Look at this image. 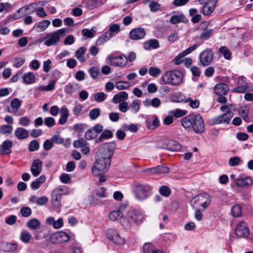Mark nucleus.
<instances>
[{
	"label": "nucleus",
	"mask_w": 253,
	"mask_h": 253,
	"mask_svg": "<svg viewBox=\"0 0 253 253\" xmlns=\"http://www.w3.org/2000/svg\"><path fill=\"white\" fill-rule=\"evenodd\" d=\"M91 128L94 132V133H95V134H97V136L98 135V134L102 132L103 130V126L102 125L100 124H97Z\"/></svg>",
	"instance_id": "774afa93"
},
{
	"label": "nucleus",
	"mask_w": 253,
	"mask_h": 253,
	"mask_svg": "<svg viewBox=\"0 0 253 253\" xmlns=\"http://www.w3.org/2000/svg\"><path fill=\"white\" fill-rule=\"evenodd\" d=\"M86 48L84 47H81L76 52V56L81 62L85 61V58L83 55L85 53Z\"/></svg>",
	"instance_id": "c9c22d12"
},
{
	"label": "nucleus",
	"mask_w": 253,
	"mask_h": 253,
	"mask_svg": "<svg viewBox=\"0 0 253 253\" xmlns=\"http://www.w3.org/2000/svg\"><path fill=\"white\" fill-rule=\"evenodd\" d=\"M106 234L108 239L115 244L123 245L125 243L124 239L121 237L118 232L114 229H108L107 231Z\"/></svg>",
	"instance_id": "4468645a"
},
{
	"label": "nucleus",
	"mask_w": 253,
	"mask_h": 253,
	"mask_svg": "<svg viewBox=\"0 0 253 253\" xmlns=\"http://www.w3.org/2000/svg\"><path fill=\"white\" fill-rule=\"evenodd\" d=\"M120 31V26L117 24H114L111 25L109 27V33L112 34L113 36H114V33L116 34Z\"/></svg>",
	"instance_id": "0e129e2a"
},
{
	"label": "nucleus",
	"mask_w": 253,
	"mask_h": 253,
	"mask_svg": "<svg viewBox=\"0 0 253 253\" xmlns=\"http://www.w3.org/2000/svg\"><path fill=\"white\" fill-rule=\"evenodd\" d=\"M87 144V142L82 138L74 141L73 143V145L75 148L83 147L84 146H86Z\"/></svg>",
	"instance_id": "8fccbe9b"
},
{
	"label": "nucleus",
	"mask_w": 253,
	"mask_h": 253,
	"mask_svg": "<svg viewBox=\"0 0 253 253\" xmlns=\"http://www.w3.org/2000/svg\"><path fill=\"white\" fill-rule=\"evenodd\" d=\"M66 30L65 28L57 30L52 33L47 34L44 39V44L48 46L55 45L60 39L65 36Z\"/></svg>",
	"instance_id": "423d86ee"
},
{
	"label": "nucleus",
	"mask_w": 253,
	"mask_h": 253,
	"mask_svg": "<svg viewBox=\"0 0 253 253\" xmlns=\"http://www.w3.org/2000/svg\"><path fill=\"white\" fill-rule=\"evenodd\" d=\"M109 217L112 221L121 220L124 218V214L120 210L113 211L109 214Z\"/></svg>",
	"instance_id": "c756f323"
},
{
	"label": "nucleus",
	"mask_w": 253,
	"mask_h": 253,
	"mask_svg": "<svg viewBox=\"0 0 253 253\" xmlns=\"http://www.w3.org/2000/svg\"><path fill=\"white\" fill-rule=\"evenodd\" d=\"M166 143H167V150L172 151H178L181 148V145L178 142L173 140L168 139Z\"/></svg>",
	"instance_id": "5701e85b"
},
{
	"label": "nucleus",
	"mask_w": 253,
	"mask_h": 253,
	"mask_svg": "<svg viewBox=\"0 0 253 253\" xmlns=\"http://www.w3.org/2000/svg\"><path fill=\"white\" fill-rule=\"evenodd\" d=\"M100 114V109L98 108H95L90 111L89 116L91 120H94L96 119L99 116Z\"/></svg>",
	"instance_id": "603ef678"
},
{
	"label": "nucleus",
	"mask_w": 253,
	"mask_h": 253,
	"mask_svg": "<svg viewBox=\"0 0 253 253\" xmlns=\"http://www.w3.org/2000/svg\"><path fill=\"white\" fill-rule=\"evenodd\" d=\"M252 183V179L248 177L235 179V184L238 187L246 186Z\"/></svg>",
	"instance_id": "c85d7f7f"
},
{
	"label": "nucleus",
	"mask_w": 253,
	"mask_h": 253,
	"mask_svg": "<svg viewBox=\"0 0 253 253\" xmlns=\"http://www.w3.org/2000/svg\"><path fill=\"white\" fill-rule=\"evenodd\" d=\"M20 213L23 217H27L31 215L32 210L29 207H24L21 209Z\"/></svg>",
	"instance_id": "bf43d9fd"
},
{
	"label": "nucleus",
	"mask_w": 253,
	"mask_h": 253,
	"mask_svg": "<svg viewBox=\"0 0 253 253\" xmlns=\"http://www.w3.org/2000/svg\"><path fill=\"white\" fill-rule=\"evenodd\" d=\"M1 132L2 134L10 133L13 129L12 126L9 125H5L0 126Z\"/></svg>",
	"instance_id": "4d7b16f0"
},
{
	"label": "nucleus",
	"mask_w": 253,
	"mask_h": 253,
	"mask_svg": "<svg viewBox=\"0 0 253 253\" xmlns=\"http://www.w3.org/2000/svg\"><path fill=\"white\" fill-rule=\"evenodd\" d=\"M128 98V94L126 92L121 91L119 94H116L113 98V102L117 104L120 102H122L127 100Z\"/></svg>",
	"instance_id": "393cba45"
},
{
	"label": "nucleus",
	"mask_w": 253,
	"mask_h": 253,
	"mask_svg": "<svg viewBox=\"0 0 253 253\" xmlns=\"http://www.w3.org/2000/svg\"><path fill=\"white\" fill-rule=\"evenodd\" d=\"M182 126L188 130H193L197 134H201L205 130V124L200 114H190L182 118Z\"/></svg>",
	"instance_id": "f257e3e1"
},
{
	"label": "nucleus",
	"mask_w": 253,
	"mask_h": 253,
	"mask_svg": "<svg viewBox=\"0 0 253 253\" xmlns=\"http://www.w3.org/2000/svg\"><path fill=\"white\" fill-rule=\"evenodd\" d=\"M169 114L176 118H179L185 116L187 114V111L176 109L169 111Z\"/></svg>",
	"instance_id": "e433bc0d"
},
{
	"label": "nucleus",
	"mask_w": 253,
	"mask_h": 253,
	"mask_svg": "<svg viewBox=\"0 0 253 253\" xmlns=\"http://www.w3.org/2000/svg\"><path fill=\"white\" fill-rule=\"evenodd\" d=\"M182 73L178 70L167 71L162 77L165 84L178 85L182 81Z\"/></svg>",
	"instance_id": "20e7f679"
},
{
	"label": "nucleus",
	"mask_w": 253,
	"mask_h": 253,
	"mask_svg": "<svg viewBox=\"0 0 253 253\" xmlns=\"http://www.w3.org/2000/svg\"><path fill=\"white\" fill-rule=\"evenodd\" d=\"M70 239L69 235L64 232L61 231L52 234L50 237V241L53 244H59L66 242Z\"/></svg>",
	"instance_id": "f8f14e48"
},
{
	"label": "nucleus",
	"mask_w": 253,
	"mask_h": 253,
	"mask_svg": "<svg viewBox=\"0 0 253 253\" xmlns=\"http://www.w3.org/2000/svg\"><path fill=\"white\" fill-rule=\"evenodd\" d=\"M127 217L123 218L121 220L122 225L126 229H130L132 226V223L140 224L144 220L142 213L138 210H132L127 212Z\"/></svg>",
	"instance_id": "7ed1b4c3"
},
{
	"label": "nucleus",
	"mask_w": 253,
	"mask_h": 253,
	"mask_svg": "<svg viewBox=\"0 0 253 253\" xmlns=\"http://www.w3.org/2000/svg\"><path fill=\"white\" fill-rule=\"evenodd\" d=\"M21 104L22 103L18 98H14L10 102L11 108H8L7 110L9 113H16L21 106Z\"/></svg>",
	"instance_id": "4be33fe9"
},
{
	"label": "nucleus",
	"mask_w": 253,
	"mask_h": 253,
	"mask_svg": "<svg viewBox=\"0 0 253 253\" xmlns=\"http://www.w3.org/2000/svg\"><path fill=\"white\" fill-rule=\"evenodd\" d=\"M93 97L95 101L101 102L105 100L107 97V94H105L103 92H99L94 94Z\"/></svg>",
	"instance_id": "09e8293b"
},
{
	"label": "nucleus",
	"mask_w": 253,
	"mask_h": 253,
	"mask_svg": "<svg viewBox=\"0 0 253 253\" xmlns=\"http://www.w3.org/2000/svg\"><path fill=\"white\" fill-rule=\"evenodd\" d=\"M130 86L129 83L124 81H118L116 84V87L119 90L126 89Z\"/></svg>",
	"instance_id": "de8ad7c7"
},
{
	"label": "nucleus",
	"mask_w": 253,
	"mask_h": 253,
	"mask_svg": "<svg viewBox=\"0 0 253 253\" xmlns=\"http://www.w3.org/2000/svg\"><path fill=\"white\" fill-rule=\"evenodd\" d=\"M79 88L78 84H69L65 86V91L67 94H72L75 92Z\"/></svg>",
	"instance_id": "f704fd0d"
},
{
	"label": "nucleus",
	"mask_w": 253,
	"mask_h": 253,
	"mask_svg": "<svg viewBox=\"0 0 253 253\" xmlns=\"http://www.w3.org/2000/svg\"><path fill=\"white\" fill-rule=\"evenodd\" d=\"M233 115L234 114L232 111H227L222 115L212 118V123L215 125L222 123L228 124Z\"/></svg>",
	"instance_id": "2eb2a0df"
},
{
	"label": "nucleus",
	"mask_w": 253,
	"mask_h": 253,
	"mask_svg": "<svg viewBox=\"0 0 253 253\" xmlns=\"http://www.w3.org/2000/svg\"><path fill=\"white\" fill-rule=\"evenodd\" d=\"M149 73L150 76L156 77L161 73V70L157 67H151L149 69Z\"/></svg>",
	"instance_id": "864d4df0"
},
{
	"label": "nucleus",
	"mask_w": 253,
	"mask_h": 253,
	"mask_svg": "<svg viewBox=\"0 0 253 253\" xmlns=\"http://www.w3.org/2000/svg\"><path fill=\"white\" fill-rule=\"evenodd\" d=\"M31 238V234L27 231H23L21 233L20 239L23 242L26 244L29 242Z\"/></svg>",
	"instance_id": "a18cd8bd"
},
{
	"label": "nucleus",
	"mask_w": 253,
	"mask_h": 253,
	"mask_svg": "<svg viewBox=\"0 0 253 253\" xmlns=\"http://www.w3.org/2000/svg\"><path fill=\"white\" fill-rule=\"evenodd\" d=\"M184 19L185 17L183 15H173L170 18L169 22L172 24H176L180 22H184Z\"/></svg>",
	"instance_id": "a19ab883"
},
{
	"label": "nucleus",
	"mask_w": 253,
	"mask_h": 253,
	"mask_svg": "<svg viewBox=\"0 0 253 253\" xmlns=\"http://www.w3.org/2000/svg\"><path fill=\"white\" fill-rule=\"evenodd\" d=\"M68 193L67 188L65 186H60L55 188L51 195V203L55 208H59L61 206V200L62 195Z\"/></svg>",
	"instance_id": "0eeeda50"
},
{
	"label": "nucleus",
	"mask_w": 253,
	"mask_h": 253,
	"mask_svg": "<svg viewBox=\"0 0 253 253\" xmlns=\"http://www.w3.org/2000/svg\"><path fill=\"white\" fill-rule=\"evenodd\" d=\"M15 135L18 139L22 140L27 138L29 133L26 129L22 127H18L15 131Z\"/></svg>",
	"instance_id": "cd10ccee"
},
{
	"label": "nucleus",
	"mask_w": 253,
	"mask_h": 253,
	"mask_svg": "<svg viewBox=\"0 0 253 253\" xmlns=\"http://www.w3.org/2000/svg\"><path fill=\"white\" fill-rule=\"evenodd\" d=\"M50 23V22L49 20H44L35 25V27L38 28L40 31H43L47 28Z\"/></svg>",
	"instance_id": "ea45409f"
},
{
	"label": "nucleus",
	"mask_w": 253,
	"mask_h": 253,
	"mask_svg": "<svg viewBox=\"0 0 253 253\" xmlns=\"http://www.w3.org/2000/svg\"><path fill=\"white\" fill-rule=\"evenodd\" d=\"M217 0H199L201 4H204L202 13L205 15L211 13L215 7Z\"/></svg>",
	"instance_id": "9b49d317"
},
{
	"label": "nucleus",
	"mask_w": 253,
	"mask_h": 253,
	"mask_svg": "<svg viewBox=\"0 0 253 253\" xmlns=\"http://www.w3.org/2000/svg\"><path fill=\"white\" fill-rule=\"evenodd\" d=\"M113 132L109 129L104 130L98 138L95 140L96 143H100L103 141L104 139L111 138L113 137Z\"/></svg>",
	"instance_id": "b1692460"
},
{
	"label": "nucleus",
	"mask_w": 253,
	"mask_h": 253,
	"mask_svg": "<svg viewBox=\"0 0 253 253\" xmlns=\"http://www.w3.org/2000/svg\"><path fill=\"white\" fill-rule=\"evenodd\" d=\"M88 72L92 78L95 79L97 78L98 75L100 73L99 69L95 67L90 68Z\"/></svg>",
	"instance_id": "6e6d98bb"
},
{
	"label": "nucleus",
	"mask_w": 253,
	"mask_h": 253,
	"mask_svg": "<svg viewBox=\"0 0 253 253\" xmlns=\"http://www.w3.org/2000/svg\"><path fill=\"white\" fill-rule=\"evenodd\" d=\"M111 159L103 154H99L93 167L92 173L94 176H99L106 172L109 169Z\"/></svg>",
	"instance_id": "f03ea898"
},
{
	"label": "nucleus",
	"mask_w": 253,
	"mask_h": 253,
	"mask_svg": "<svg viewBox=\"0 0 253 253\" xmlns=\"http://www.w3.org/2000/svg\"><path fill=\"white\" fill-rule=\"evenodd\" d=\"M13 143L11 140L4 141L2 145H0V154L8 155L11 153V148Z\"/></svg>",
	"instance_id": "a211bd4d"
},
{
	"label": "nucleus",
	"mask_w": 253,
	"mask_h": 253,
	"mask_svg": "<svg viewBox=\"0 0 253 253\" xmlns=\"http://www.w3.org/2000/svg\"><path fill=\"white\" fill-rule=\"evenodd\" d=\"M212 34V29L205 30L199 36L196 37V38L202 40H206L211 36Z\"/></svg>",
	"instance_id": "58836bf2"
},
{
	"label": "nucleus",
	"mask_w": 253,
	"mask_h": 253,
	"mask_svg": "<svg viewBox=\"0 0 253 253\" xmlns=\"http://www.w3.org/2000/svg\"><path fill=\"white\" fill-rule=\"evenodd\" d=\"M46 178L44 175H41L39 178H37L31 184V188L33 190H37L39 189L41 184L43 183L45 181Z\"/></svg>",
	"instance_id": "7c9ffc66"
},
{
	"label": "nucleus",
	"mask_w": 253,
	"mask_h": 253,
	"mask_svg": "<svg viewBox=\"0 0 253 253\" xmlns=\"http://www.w3.org/2000/svg\"><path fill=\"white\" fill-rule=\"evenodd\" d=\"M211 201V196L207 193H203L195 196L191 200V206L193 209L200 207L207 209Z\"/></svg>",
	"instance_id": "39448f33"
},
{
	"label": "nucleus",
	"mask_w": 253,
	"mask_h": 253,
	"mask_svg": "<svg viewBox=\"0 0 253 253\" xmlns=\"http://www.w3.org/2000/svg\"><path fill=\"white\" fill-rule=\"evenodd\" d=\"M159 192L160 194L165 197H169L171 193L170 189L167 186H162L160 188Z\"/></svg>",
	"instance_id": "3c124183"
},
{
	"label": "nucleus",
	"mask_w": 253,
	"mask_h": 253,
	"mask_svg": "<svg viewBox=\"0 0 253 253\" xmlns=\"http://www.w3.org/2000/svg\"><path fill=\"white\" fill-rule=\"evenodd\" d=\"M250 87L247 85H241L237 87H235L232 89V92H236V93H245L248 91H250V90H253V89H250Z\"/></svg>",
	"instance_id": "37998d69"
},
{
	"label": "nucleus",
	"mask_w": 253,
	"mask_h": 253,
	"mask_svg": "<svg viewBox=\"0 0 253 253\" xmlns=\"http://www.w3.org/2000/svg\"><path fill=\"white\" fill-rule=\"evenodd\" d=\"M22 78L23 81L26 84H30L33 83L35 82V76L33 73L29 72L24 74Z\"/></svg>",
	"instance_id": "72a5a7b5"
},
{
	"label": "nucleus",
	"mask_w": 253,
	"mask_h": 253,
	"mask_svg": "<svg viewBox=\"0 0 253 253\" xmlns=\"http://www.w3.org/2000/svg\"><path fill=\"white\" fill-rule=\"evenodd\" d=\"M145 35L144 29L142 28H137L132 29L129 34L130 38L134 40L143 39Z\"/></svg>",
	"instance_id": "f3484780"
},
{
	"label": "nucleus",
	"mask_w": 253,
	"mask_h": 253,
	"mask_svg": "<svg viewBox=\"0 0 253 253\" xmlns=\"http://www.w3.org/2000/svg\"><path fill=\"white\" fill-rule=\"evenodd\" d=\"M137 188L135 196L137 199L139 200H143L149 196V192L151 190L150 186L147 184H142L141 183H137L136 184Z\"/></svg>",
	"instance_id": "6e6552de"
},
{
	"label": "nucleus",
	"mask_w": 253,
	"mask_h": 253,
	"mask_svg": "<svg viewBox=\"0 0 253 253\" xmlns=\"http://www.w3.org/2000/svg\"><path fill=\"white\" fill-rule=\"evenodd\" d=\"M231 212L234 217H239L242 214L241 207L239 205L233 206L231 209Z\"/></svg>",
	"instance_id": "79ce46f5"
},
{
	"label": "nucleus",
	"mask_w": 253,
	"mask_h": 253,
	"mask_svg": "<svg viewBox=\"0 0 253 253\" xmlns=\"http://www.w3.org/2000/svg\"><path fill=\"white\" fill-rule=\"evenodd\" d=\"M157 174H163L168 173L169 172V169L167 167L162 166H157Z\"/></svg>",
	"instance_id": "69168bd1"
},
{
	"label": "nucleus",
	"mask_w": 253,
	"mask_h": 253,
	"mask_svg": "<svg viewBox=\"0 0 253 253\" xmlns=\"http://www.w3.org/2000/svg\"><path fill=\"white\" fill-rule=\"evenodd\" d=\"M249 229L247 224L244 221L240 222L237 225L235 229V234L239 238L247 237L249 235Z\"/></svg>",
	"instance_id": "ddd939ff"
},
{
	"label": "nucleus",
	"mask_w": 253,
	"mask_h": 253,
	"mask_svg": "<svg viewBox=\"0 0 253 253\" xmlns=\"http://www.w3.org/2000/svg\"><path fill=\"white\" fill-rule=\"evenodd\" d=\"M185 102H188L189 104L192 108H198L200 104V102L198 100H193L191 98H187L185 100Z\"/></svg>",
	"instance_id": "680f3d73"
},
{
	"label": "nucleus",
	"mask_w": 253,
	"mask_h": 253,
	"mask_svg": "<svg viewBox=\"0 0 253 253\" xmlns=\"http://www.w3.org/2000/svg\"><path fill=\"white\" fill-rule=\"evenodd\" d=\"M108 58L110 64L112 66L122 67L125 66L127 63V58L124 55L114 57L109 56Z\"/></svg>",
	"instance_id": "dca6fc26"
},
{
	"label": "nucleus",
	"mask_w": 253,
	"mask_h": 253,
	"mask_svg": "<svg viewBox=\"0 0 253 253\" xmlns=\"http://www.w3.org/2000/svg\"><path fill=\"white\" fill-rule=\"evenodd\" d=\"M17 247V246L16 244L6 243L3 246V250L5 252L14 251L16 250Z\"/></svg>",
	"instance_id": "13d9d810"
},
{
	"label": "nucleus",
	"mask_w": 253,
	"mask_h": 253,
	"mask_svg": "<svg viewBox=\"0 0 253 253\" xmlns=\"http://www.w3.org/2000/svg\"><path fill=\"white\" fill-rule=\"evenodd\" d=\"M157 248L152 244L147 243L143 245L144 253H154L157 250Z\"/></svg>",
	"instance_id": "4c0bfd02"
},
{
	"label": "nucleus",
	"mask_w": 253,
	"mask_h": 253,
	"mask_svg": "<svg viewBox=\"0 0 253 253\" xmlns=\"http://www.w3.org/2000/svg\"><path fill=\"white\" fill-rule=\"evenodd\" d=\"M97 137V134H95L91 128L88 129L84 134V137L87 140H90L95 139Z\"/></svg>",
	"instance_id": "49530a36"
},
{
	"label": "nucleus",
	"mask_w": 253,
	"mask_h": 253,
	"mask_svg": "<svg viewBox=\"0 0 253 253\" xmlns=\"http://www.w3.org/2000/svg\"><path fill=\"white\" fill-rule=\"evenodd\" d=\"M143 104L146 107L153 106L154 108H158L161 104V101L159 98L155 97L153 99L147 98L143 101Z\"/></svg>",
	"instance_id": "412c9836"
},
{
	"label": "nucleus",
	"mask_w": 253,
	"mask_h": 253,
	"mask_svg": "<svg viewBox=\"0 0 253 253\" xmlns=\"http://www.w3.org/2000/svg\"><path fill=\"white\" fill-rule=\"evenodd\" d=\"M116 148V144L114 142L104 143L98 149V153L106 155L111 159Z\"/></svg>",
	"instance_id": "9d476101"
},
{
	"label": "nucleus",
	"mask_w": 253,
	"mask_h": 253,
	"mask_svg": "<svg viewBox=\"0 0 253 253\" xmlns=\"http://www.w3.org/2000/svg\"><path fill=\"white\" fill-rule=\"evenodd\" d=\"M143 47L146 50L157 48L159 47V42L156 39H151L144 42Z\"/></svg>",
	"instance_id": "a878e982"
},
{
	"label": "nucleus",
	"mask_w": 253,
	"mask_h": 253,
	"mask_svg": "<svg viewBox=\"0 0 253 253\" xmlns=\"http://www.w3.org/2000/svg\"><path fill=\"white\" fill-rule=\"evenodd\" d=\"M42 162L39 160L34 161L32 165L31 170L34 176H38L42 171Z\"/></svg>",
	"instance_id": "6ab92c4d"
},
{
	"label": "nucleus",
	"mask_w": 253,
	"mask_h": 253,
	"mask_svg": "<svg viewBox=\"0 0 253 253\" xmlns=\"http://www.w3.org/2000/svg\"><path fill=\"white\" fill-rule=\"evenodd\" d=\"M55 84V81L53 80L47 85H42L37 87L35 89V92L39 93L43 91H51L54 89Z\"/></svg>",
	"instance_id": "bb28decb"
},
{
	"label": "nucleus",
	"mask_w": 253,
	"mask_h": 253,
	"mask_svg": "<svg viewBox=\"0 0 253 253\" xmlns=\"http://www.w3.org/2000/svg\"><path fill=\"white\" fill-rule=\"evenodd\" d=\"M33 8V10L31 12H30V13H33L35 11H36L37 14L41 17H44L47 15V14L45 13L43 7H40L39 8H36L35 7Z\"/></svg>",
	"instance_id": "338daca9"
},
{
	"label": "nucleus",
	"mask_w": 253,
	"mask_h": 253,
	"mask_svg": "<svg viewBox=\"0 0 253 253\" xmlns=\"http://www.w3.org/2000/svg\"><path fill=\"white\" fill-rule=\"evenodd\" d=\"M39 148V144L36 140H32L29 144V150L31 152L37 150Z\"/></svg>",
	"instance_id": "e2e57ef3"
},
{
	"label": "nucleus",
	"mask_w": 253,
	"mask_h": 253,
	"mask_svg": "<svg viewBox=\"0 0 253 253\" xmlns=\"http://www.w3.org/2000/svg\"><path fill=\"white\" fill-rule=\"evenodd\" d=\"M146 124L147 127L150 129H154L159 125V120L156 116H153L152 120H148L146 121Z\"/></svg>",
	"instance_id": "2f4dec72"
},
{
	"label": "nucleus",
	"mask_w": 253,
	"mask_h": 253,
	"mask_svg": "<svg viewBox=\"0 0 253 253\" xmlns=\"http://www.w3.org/2000/svg\"><path fill=\"white\" fill-rule=\"evenodd\" d=\"M219 51L223 54L224 58L226 59H231V53L229 50L224 46H221Z\"/></svg>",
	"instance_id": "5fc2aeb1"
},
{
	"label": "nucleus",
	"mask_w": 253,
	"mask_h": 253,
	"mask_svg": "<svg viewBox=\"0 0 253 253\" xmlns=\"http://www.w3.org/2000/svg\"><path fill=\"white\" fill-rule=\"evenodd\" d=\"M82 32L84 36L87 38H92L94 36V34L95 33V31L93 29H91V30L84 29L82 30Z\"/></svg>",
	"instance_id": "052dcab7"
},
{
	"label": "nucleus",
	"mask_w": 253,
	"mask_h": 253,
	"mask_svg": "<svg viewBox=\"0 0 253 253\" xmlns=\"http://www.w3.org/2000/svg\"><path fill=\"white\" fill-rule=\"evenodd\" d=\"M213 52L211 48H207L203 51L200 55V62L203 66L211 64L213 60Z\"/></svg>",
	"instance_id": "1a4fd4ad"
},
{
	"label": "nucleus",
	"mask_w": 253,
	"mask_h": 253,
	"mask_svg": "<svg viewBox=\"0 0 253 253\" xmlns=\"http://www.w3.org/2000/svg\"><path fill=\"white\" fill-rule=\"evenodd\" d=\"M122 128L125 130H129L132 132H135L138 130L137 126L134 124H131L129 125L127 124H124L122 126Z\"/></svg>",
	"instance_id": "c03bdc74"
},
{
	"label": "nucleus",
	"mask_w": 253,
	"mask_h": 253,
	"mask_svg": "<svg viewBox=\"0 0 253 253\" xmlns=\"http://www.w3.org/2000/svg\"><path fill=\"white\" fill-rule=\"evenodd\" d=\"M214 92L219 96L225 95L228 90V86L224 84H218L214 87Z\"/></svg>",
	"instance_id": "aec40b11"
},
{
	"label": "nucleus",
	"mask_w": 253,
	"mask_h": 253,
	"mask_svg": "<svg viewBox=\"0 0 253 253\" xmlns=\"http://www.w3.org/2000/svg\"><path fill=\"white\" fill-rule=\"evenodd\" d=\"M41 226L40 221L37 218L30 219L27 222V226L31 229L36 230Z\"/></svg>",
	"instance_id": "473e14b6"
}]
</instances>
